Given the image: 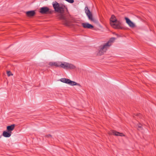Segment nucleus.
Returning a JSON list of instances; mask_svg holds the SVG:
<instances>
[{
  "label": "nucleus",
  "instance_id": "nucleus-1",
  "mask_svg": "<svg viewBox=\"0 0 156 156\" xmlns=\"http://www.w3.org/2000/svg\"><path fill=\"white\" fill-rule=\"evenodd\" d=\"M53 6L55 11L59 12L57 15L58 18L62 20L63 24L67 26H70L71 23V21L66 19L63 14L64 11L67 10V8L64 5L56 2L53 4Z\"/></svg>",
  "mask_w": 156,
  "mask_h": 156
},
{
  "label": "nucleus",
  "instance_id": "nucleus-4",
  "mask_svg": "<svg viewBox=\"0 0 156 156\" xmlns=\"http://www.w3.org/2000/svg\"><path fill=\"white\" fill-rule=\"evenodd\" d=\"M85 11L87 16H88L89 19L91 21H94V20L93 18L92 14L90 12L87 6L85 7Z\"/></svg>",
  "mask_w": 156,
  "mask_h": 156
},
{
  "label": "nucleus",
  "instance_id": "nucleus-8",
  "mask_svg": "<svg viewBox=\"0 0 156 156\" xmlns=\"http://www.w3.org/2000/svg\"><path fill=\"white\" fill-rule=\"evenodd\" d=\"M82 24L83 27L84 28L92 29L94 27L93 26L88 23H83Z\"/></svg>",
  "mask_w": 156,
  "mask_h": 156
},
{
  "label": "nucleus",
  "instance_id": "nucleus-7",
  "mask_svg": "<svg viewBox=\"0 0 156 156\" xmlns=\"http://www.w3.org/2000/svg\"><path fill=\"white\" fill-rule=\"evenodd\" d=\"M49 9L47 7H43L40 9V12L42 14H46L49 12Z\"/></svg>",
  "mask_w": 156,
  "mask_h": 156
},
{
  "label": "nucleus",
  "instance_id": "nucleus-16",
  "mask_svg": "<svg viewBox=\"0 0 156 156\" xmlns=\"http://www.w3.org/2000/svg\"><path fill=\"white\" fill-rule=\"evenodd\" d=\"M60 80L62 82L68 84L69 83V82L70 80L68 79L63 78L61 79Z\"/></svg>",
  "mask_w": 156,
  "mask_h": 156
},
{
  "label": "nucleus",
  "instance_id": "nucleus-3",
  "mask_svg": "<svg viewBox=\"0 0 156 156\" xmlns=\"http://www.w3.org/2000/svg\"><path fill=\"white\" fill-rule=\"evenodd\" d=\"M110 24L112 27L115 29H121V23L118 21L116 19L115 16L112 15L110 19Z\"/></svg>",
  "mask_w": 156,
  "mask_h": 156
},
{
  "label": "nucleus",
  "instance_id": "nucleus-13",
  "mask_svg": "<svg viewBox=\"0 0 156 156\" xmlns=\"http://www.w3.org/2000/svg\"><path fill=\"white\" fill-rule=\"evenodd\" d=\"M60 62H50L49 65L51 66H55L56 67H59Z\"/></svg>",
  "mask_w": 156,
  "mask_h": 156
},
{
  "label": "nucleus",
  "instance_id": "nucleus-12",
  "mask_svg": "<svg viewBox=\"0 0 156 156\" xmlns=\"http://www.w3.org/2000/svg\"><path fill=\"white\" fill-rule=\"evenodd\" d=\"M26 13L28 16H32L35 15V13L34 11L31 10L27 12Z\"/></svg>",
  "mask_w": 156,
  "mask_h": 156
},
{
  "label": "nucleus",
  "instance_id": "nucleus-15",
  "mask_svg": "<svg viewBox=\"0 0 156 156\" xmlns=\"http://www.w3.org/2000/svg\"><path fill=\"white\" fill-rule=\"evenodd\" d=\"M69 83L68 84L71 86L77 85L79 86H81L79 83H77L76 82L73 81H71L70 80H69Z\"/></svg>",
  "mask_w": 156,
  "mask_h": 156
},
{
  "label": "nucleus",
  "instance_id": "nucleus-14",
  "mask_svg": "<svg viewBox=\"0 0 156 156\" xmlns=\"http://www.w3.org/2000/svg\"><path fill=\"white\" fill-rule=\"evenodd\" d=\"M59 65V67L63 68L65 69H66L67 62H64L63 63H62L60 62Z\"/></svg>",
  "mask_w": 156,
  "mask_h": 156
},
{
  "label": "nucleus",
  "instance_id": "nucleus-2",
  "mask_svg": "<svg viewBox=\"0 0 156 156\" xmlns=\"http://www.w3.org/2000/svg\"><path fill=\"white\" fill-rule=\"evenodd\" d=\"M115 39V38L112 37L105 44L102 46H101V48L99 50L98 55H101L105 52L107 49L108 48L114 41Z\"/></svg>",
  "mask_w": 156,
  "mask_h": 156
},
{
  "label": "nucleus",
  "instance_id": "nucleus-10",
  "mask_svg": "<svg viewBox=\"0 0 156 156\" xmlns=\"http://www.w3.org/2000/svg\"><path fill=\"white\" fill-rule=\"evenodd\" d=\"M76 66L73 64L67 62L66 69H75Z\"/></svg>",
  "mask_w": 156,
  "mask_h": 156
},
{
  "label": "nucleus",
  "instance_id": "nucleus-18",
  "mask_svg": "<svg viewBox=\"0 0 156 156\" xmlns=\"http://www.w3.org/2000/svg\"><path fill=\"white\" fill-rule=\"evenodd\" d=\"M7 74L8 76H10L12 75L10 71L7 72Z\"/></svg>",
  "mask_w": 156,
  "mask_h": 156
},
{
  "label": "nucleus",
  "instance_id": "nucleus-9",
  "mask_svg": "<svg viewBox=\"0 0 156 156\" xmlns=\"http://www.w3.org/2000/svg\"><path fill=\"white\" fill-rule=\"evenodd\" d=\"M11 133L12 132H8V131H3L2 135L5 137H9L11 136Z\"/></svg>",
  "mask_w": 156,
  "mask_h": 156
},
{
  "label": "nucleus",
  "instance_id": "nucleus-6",
  "mask_svg": "<svg viewBox=\"0 0 156 156\" xmlns=\"http://www.w3.org/2000/svg\"><path fill=\"white\" fill-rule=\"evenodd\" d=\"M109 134L110 135L113 134L116 136H124V135L123 133L114 130H112L109 133Z\"/></svg>",
  "mask_w": 156,
  "mask_h": 156
},
{
  "label": "nucleus",
  "instance_id": "nucleus-19",
  "mask_svg": "<svg viewBox=\"0 0 156 156\" xmlns=\"http://www.w3.org/2000/svg\"><path fill=\"white\" fill-rule=\"evenodd\" d=\"M46 137L48 138H51V136L50 134L47 135L46 136Z\"/></svg>",
  "mask_w": 156,
  "mask_h": 156
},
{
  "label": "nucleus",
  "instance_id": "nucleus-20",
  "mask_svg": "<svg viewBox=\"0 0 156 156\" xmlns=\"http://www.w3.org/2000/svg\"><path fill=\"white\" fill-rule=\"evenodd\" d=\"M138 126L139 128H141L142 126V125L141 124H140L138 125Z\"/></svg>",
  "mask_w": 156,
  "mask_h": 156
},
{
  "label": "nucleus",
  "instance_id": "nucleus-21",
  "mask_svg": "<svg viewBox=\"0 0 156 156\" xmlns=\"http://www.w3.org/2000/svg\"><path fill=\"white\" fill-rule=\"evenodd\" d=\"M1 136H0V138H1Z\"/></svg>",
  "mask_w": 156,
  "mask_h": 156
},
{
  "label": "nucleus",
  "instance_id": "nucleus-11",
  "mask_svg": "<svg viewBox=\"0 0 156 156\" xmlns=\"http://www.w3.org/2000/svg\"><path fill=\"white\" fill-rule=\"evenodd\" d=\"M15 124H12L7 127V129L8 132H11L15 128Z\"/></svg>",
  "mask_w": 156,
  "mask_h": 156
},
{
  "label": "nucleus",
  "instance_id": "nucleus-5",
  "mask_svg": "<svg viewBox=\"0 0 156 156\" xmlns=\"http://www.w3.org/2000/svg\"><path fill=\"white\" fill-rule=\"evenodd\" d=\"M125 19L126 20V23L128 24L130 27L133 28L135 27V24L129 18L127 17H125Z\"/></svg>",
  "mask_w": 156,
  "mask_h": 156
},
{
  "label": "nucleus",
  "instance_id": "nucleus-17",
  "mask_svg": "<svg viewBox=\"0 0 156 156\" xmlns=\"http://www.w3.org/2000/svg\"><path fill=\"white\" fill-rule=\"evenodd\" d=\"M65 0L67 2H68L71 3H73L74 2V0Z\"/></svg>",
  "mask_w": 156,
  "mask_h": 156
}]
</instances>
